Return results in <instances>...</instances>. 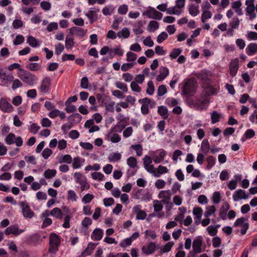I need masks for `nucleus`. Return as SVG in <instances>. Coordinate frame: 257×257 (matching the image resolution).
<instances>
[{
  "mask_svg": "<svg viewBox=\"0 0 257 257\" xmlns=\"http://www.w3.org/2000/svg\"><path fill=\"white\" fill-rule=\"evenodd\" d=\"M17 74L21 80L29 86H34L37 83L38 80L35 74L25 69H19Z\"/></svg>",
  "mask_w": 257,
  "mask_h": 257,
  "instance_id": "f257e3e1",
  "label": "nucleus"
},
{
  "mask_svg": "<svg viewBox=\"0 0 257 257\" xmlns=\"http://www.w3.org/2000/svg\"><path fill=\"white\" fill-rule=\"evenodd\" d=\"M197 82L194 78L185 79L182 87V92L185 96L193 95L196 92Z\"/></svg>",
  "mask_w": 257,
  "mask_h": 257,
  "instance_id": "f03ea898",
  "label": "nucleus"
},
{
  "mask_svg": "<svg viewBox=\"0 0 257 257\" xmlns=\"http://www.w3.org/2000/svg\"><path fill=\"white\" fill-rule=\"evenodd\" d=\"M60 244L59 236L55 233H51L49 238V253L55 255L59 249Z\"/></svg>",
  "mask_w": 257,
  "mask_h": 257,
  "instance_id": "7ed1b4c3",
  "label": "nucleus"
},
{
  "mask_svg": "<svg viewBox=\"0 0 257 257\" xmlns=\"http://www.w3.org/2000/svg\"><path fill=\"white\" fill-rule=\"evenodd\" d=\"M75 182L80 185L81 191H86L90 187L86 177L80 172H76L73 175Z\"/></svg>",
  "mask_w": 257,
  "mask_h": 257,
  "instance_id": "20e7f679",
  "label": "nucleus"
},
{
  "mask_svg": "<svg viewBox=\"0 0 257 257\" xmlns=\"http://www.w3.org/2000/svg\"><path fill=\"white\" fill-rule=\"evenodd\" d=\"M203 245V237L201 235L196 237L192 242V257H195L196 254L201 253L203 250L202 247Z\"/></svg>",
  "mask_w": 257,
  "mask_h": 257,
  "instance_id": "39448f33",
  "label": "nucleus"
},
{
  "mask_svg": "<svg viewBox=\"0 0 257 257\" xmlns=\"http://www.w3.org/2000/svg\"><path fill=\"white\" fill-rule=\"evenodd\" d=\"M234 227L239 226L241 228L240 229V233L241 235H244L247 230L249 228V223L247 222V219L244 217H240L237 218L233 223Z\"/></svg>",
  "mask_w": 257,
  "mask_h": 257,
  "instance_id": "423d86ee",
  "label": "nucleus"
},
{
  "mask_svg": "<svg viewBox=\"0 0 257 257\" xmlns=\"http://www.w3.org/2000/svg\"><path fill=\"white\" fill-rule=\"evenodd\" d=\"M51 80L50 78L46 77L41 81V85L38 87V90L42 94L49 93L51 90Z\"/></svg>",
  "mask_w": 257,
  "mask_h": 257,
  "instance_id": "0eeeda50",
  "label": "nucleus"
},
{
  "mask_svg": "<svg viewBox=\"0 0 257 257\" xmlns=\"http://www.w3.org/2000/svg\"><path fill=\"white\" fill-rule=\"evenodd\" d=\"M5 141L7 145L16 144L17 147H21L23 144V141L21 137L16 138L15 134L10 133L5 138Z\"/></svg>",
  "mask_w": 257,
  "mask_h": 257,
  "instance_id": "6e6552de",
  "label": "nucleus"
},
{
  "mask_svg": "<svg viewBox=\"0 0 257 257\" xmlns=\"http://www.w3.org/2000/svg\"><path fill=\"white\" fill-rule=\"evenodd\" d=\"M92 223V220L90 217H84L81 223V227L79 230L80 233L84 235H88L89 233V227Z\"/></svg>",
  "mask_w": 257,
  "mask_h": 257,
  "instance_id": "1a4fd4ad",
  "label": "nucleus"
},
{
  "mask_svg": "<svg viewBox=\"0 0 257 257\" xmlns=\"http://www.w3.org/2000/svg\"><path fill=\"white\" fill-rule=\"evenodd\" d=\"M14 76L12 74H7L3 69H0V85L6 86L12 82Z\"/></svg>",
  "mask_w": 257,
  "mask_h": 257,
  "instance_id": "9d476101",
  "label": "nucleus"
},
{
  "mask_svg": "<svg viewBox=\"0 0 257 257\" xmlns=\"http://www.w3.org/2000/svg\"><path fill=\"white\" fill-rule=\"evenodd\" d=\"M25 231V229H20L17 224L11 225L7 227L5 230V233L7 235L13 234L15 236H18Z\"/></svg>",
  "mask_w": 257,
  "mask_h": 257,
  "instance_id": "9b49d317",
  "label": "nucleus"
},
{
  "mask_svg": "<svg viewBox=\"0 0 257 257\" xmlns=\"http://www.w3.org/2000/svg\"><path fill=\"white\" fill-rule=\"evenodd\" d=\"M99 8H91L88 12L85 14V15L90 20V23L92 24L94 22L98 20L97 13L99 12Z\"/></svg>",
  "mask_w": 257,
  "mask_h": 257,
  "instance_id": "f8f14e48",
  "label": "nucleus"
},
{
  "mask_svg": "<svg viewBox=\"0 0 257 257\" xmlns=\"http://www.w3.org/2000/svg\"><path fill=\"white\" fill-rule=\"evenodd\" d=\"M229 73L232 77H234L237 72L239 68V61L237 58H235L231 60L229 65Z\"/></svg>",
  "mask_w": 257,
  "mask_h": 257,
  "instance_id": "ddd939ff",
  "label": "nucleus"
},
{
  "mask_svg": "<svg viewBox=\"0 0 257 257\" xmlns=\"http://www.w3.org/2000/svg\"><path fill=\"white\" fill-rule=\"evenodd\" d=\"M145 14L150 19L160 20L162 18L163 14L157 11L154 8H151L150 10L146 11Z\"/></svg>",
  "mask_w": 257,
  "mask_h": 257,
  "instance_id": "4468645a",
  "label": "nucleus"
},
{
  "mask_svg": "<svg viewBox=\"0 0 257 257\" xmlns=\"http://www.w3.org/2000/svg\"><path fill=\"white\" fill-rule=\"evenodd\" d=\"M156 249V244L154 242H151L148 245H144L142 247V252L147 255L152 254Z\"/></svg>",
  "mask_w": 257,
  "mask_h": 257,
  "instance_id": "2eb2a0df",
  "label": "nucleus"
},
{
  "mask_svg": "<svg viewBox=\"0 0 257 257\" xmlns=\"http://www.w3.org/2000/svg\"><path fill=\"white\" fill-rule=\"evenodd\" d=\"M208 102V99L205 97H201L196 99L193 102V104L197 109L202 110L204 108V104Z\"/></svg>",
  "mask_w": 257,
  "mask_h": 257,
  "instance_id": "dca6fc26",
  "label": "nucleus"
},
{
  "mask_svg": "<svg viewBox=\"0 0 257 257\" xmlns=\"http://www.w3.org/2000/svg\"><path fill=\"white\" fill-rule=\"evenodd\" d=\"M0 108L5 112H11L13 110V106L4 98L1 99Z\"/></svg>",
  "mask_w": 257,
  "mask_h": 257,
  "instance_id": "f3484780",
  "label": "nucleus"
},
{
  "mask_svg": "<svg viewBox=\"0 0 257 257\" xmlns=\"http://www.w3.org/2000/svg\"><path fill=\"white\" fill-rule=\"evenodd\" d=\"M196 77L198 79L207 81L209 80L210 77L212 75V73L207 70H203L201 72L196 74Z\"/></svg>",
  "mask_w": 257,
  "mask_h": 257,
  "instance_id": "a211bd4d",
  "label": "nucleus"
},
{
  "mask_svg": "<svg viewBox=\"0 0 257 257\" xmlns=\"http://www.w3.org/2000/svg\"><path fill=\"white\" fill-rule=\"evenodd\" d=\"M103 235V230L99 228H96L92 231L91 234V238L94 241H99L102 239Z\"/></svg>",
  "mask_w": 257,
  "mask_h": 257,
  "instance_id": "6ab92c4d",
  "label": "nucleus"
},
{
  "mask_svg": "<svg viewBox=\"0 0 257 257\" xmlns=\"http://www.w3.org/2000/svg\"><path fill=\"white\" fill-rule=\"evenodd\" d=\"M71 34H75L77 37L82 38L86 34V31L80 27H73L69 30Z\"/></svg>",
  "mask_w": 257,
  "mask_h": 257,
  "instance_id": "aec40b11",
  "label": "nucleus"
},
{
  "mask_svg": "<svg viewBox=\"0 0 257 257\" xmlns=\"http://www.w3.org/2000/svg\"><path fill=\"white\" fill-rule=\"evenodd\" d=\"M21 206L22 208V212L25 218H32L34 216V212L31 210L30 207L24 202L21 203Z\"/></svg>",
  "mask_w": 257,
  "mask_h": 257,
  "instance_id": "412c9836",
  "label": "nucleus"
},
{
  "mask_svg": "<svg viewBox=\"0 0 257 257\" xmlns=\"http://www.w3.org/2000/svg\"><path fill=\"white\" fill-rule=\"evenodd\" d=\"M134 212L137 214L136 218L138 220H144L147 216V214L144 210H141L139 206L133 208Z\"/></svg>",
  "mask_w": 257,
  "mask_h": 257,
  "instance_id": "4be33fe9",
  "label": "nucleus"
},
{
  "mask_svg": "<svg viewBox=\"0 0 257 257\" xmlns=\"http://www.w3.org/2000/svg\"><path fill=\"white\" fill-rule=\"evenodd\" d=\"M169 74V70L166 67H162L160 74L157 76L156 80L160 82L163 81Z\"/></svg>",
  "mask_w": 257,
  "mask_h": 257,
  "instance_id": "5701e85b",
  "label": "nucleus"
},
{
  "mask_svg": "<svg viewBox=\"0 0 257 257\" xmlns=\"http://www.w3.org/2000/svg\"><path fill=\"white\" fill-rule=\"evenodd\" d=\"M246 52L248 56H252L256 53L257 44L252 43L248 44L246 48Z\"/></svg>",
  "mask_w": 257,
  "mask_h": 257,
  "instance_id": "b1692460",
  "label": "nucleus"
},
{
  "mask_svg": "<svg viewBox=\"0 0 257 257\" xmlns=\"http://www.w3.org/2000/svg\"><path fill=\"white\" fill-rule=\"evenodd\" d=\"M200 150L204 155H207L209 153L210 145L207 139H204L202 141Z\"/></svg>",
  "mask_w": 257,
  "mask_h": 257,
  "instance_id": "393cba45",
  "label": "nucleus"
},
{
  "mask_svg": "<svg viewBox=\"0 0 257 257\" xmlns=\"http://www.w3.org/2000/svg\"><path fill=\"white\" fill-rule=\"evenodd\" d=\"M157 170V171L156 172L155 170V173L153 174L155 177H159L162 174L167 173L169 172V170L166 167L162 165H159Z\"/></svg>",
  "mask_w": 257,
  "mask_h": 257,
  "instance_id": "a878e982",
  "label": "nucleus"
},
{
  "mask_svg": "<svg viewBox=\"0 0 257 257\" xmlns=\"http://www.w3.org/2000/svg\"><path fill=\"white\" fill-rule=\"evenodd\" d=\"M166 154V152L164 150H162L158 155H155L153 157L154 162L156 164L161 163L164 160Z\"/></svg>",
  "mask_w": 257,
  "mask_h": 257,
  "instance_id": "bb28decb",
  "label": "nucleus"
},
{
  "mask_svg": "<svg viewBox=\"0 0 257 257\" xmlns=\"http://www.w3.org/2000/svg\"><path fill=\"white\" fill-rule=\"evenodd\" d=\"M189 13L192 17L197 16L199 13V6L194 4H191L188 7Z\"/></svg>",
  "mask_w": 257,
  "mask_h": 257,
  "instance_id": "cd10ccee",
  "label": "nucleus"
},
{
  "mask_svg": "<svg viewBox=\"0 0 257 257\" xmlns=\"http://www.w3.org/2000/svg\"><path fill=\"white\" fill-rule=\"evenodd\" d=\"M27 43L32 47L36 48L39 47L40 44L36 38L32 36H29L27 37Z\"/></svg>",
  "mask_w": 257,
  "mask_h": 257,
  "instance_id": "c85d7f7f",
  "label": "nucleus"
},
{
  "mask_svg": "<svg viewBox=\"0 0 257 257\" xmlns=\"http://www.w3.org/2000/svg\"><path fill=\"white\" fill-rule=\"evenodd\" d=\"M84 162V159H81L79 157H75L73 159L72 167L73 169H76L80 168L83 165Z\"/></svg>",
  "mask_w": 257,
  "mask_h": 257,
  "instance_id": "c756f323",
  "label": "nucleus"
},
{
  "mask_svg": "<svg viewBox=\"0 0 257 257\" xmlns=\"http://www.w3.org/2000/svg\"><path fill=\"white\" fill-rule=\"evenodd\" d=\"M50 214L51 216L59 219H61L63 218L62 211L60 209L57 207L53 208L51 211H50Z\"/></svg>",
  "mask_w": 257,
  "mask_h": 257,
  "instance_id": "7c9ffc66",
  "label": "nucleus"
},
{
  "mask_svg": "<svg viewBox=\"0 0 257 257\" xmlns=\"http://www.w3.org/2000/svg\"><path fill=\"white\" fill-rule=\"evenodd\" d=\"M130 35V32L127 28H123L120 31L117 33V36L119 38H128Z\"/></svg>",
  "mask_w": 257,
  "mask_h": 257,
  "instance_id": "2f4dec72",
  "label": "nucleus"
},
{
  "mask_svg": "<svg viewBox=\"0 0 257 257\" xmlns=\"http://www.w3.org/2000/svg\"><path fill=\"white\" fill-rule=\"evenodd\" d=\"M168 109L166 106L161 105L158 107V112L164 119H167L168 118Z\"/></svg>",
  "mask_w": 257,
  "mask_h": 257,
  "instance_id": "473e14b6",
  "label": "nucleus"
},
{
  "mask_svg": "<svg viewBox=\"0 0 257 257\" xmlns=\"http://www.w3.org/2000/svg\"><path fill=\"white\" fill-rule=\"evenodd\" d=\"M130 149L135 150L138 157H141L143 155V149L142 145L141 144L132 145L130 147Z\"/></svg>",
  "mask_w": 257,
  "mask_h": 257,
  "instance_id": "72a5a7b5",
  "label": "nucleus"
},
{
  "mask_svg": "<svg viewBox=\"0 0 257 257\" xmlns=\"http://www.w3.org/2000/svg\"><path fill=\"white\" fill-rule=\"evenodd\" d=\"M221 116L222 115L221 113L217 112L216 111H212L211 113V123L214 124L218 122L220 120Z\"/></svg>",
  "mask_w": 257,
  "mask_h": 257,
  "instance_id": "f704fd0d",
  "label": "nucleus"
},
{
  "mask_svg": "<svg viewBox=\"0 0 257 257\" xmlns=\"http://www.w3.org/2000/svg\"><path fill=\"white\" fill-rule=\"evenodd\" d=\"M121 155L119 153H114L110 154L108 157V159L110 162H116L121 159Z\"/></svg>",
  "mask_w": 257,
  "mask_h": 257,
  "instance_id": "c9c22d12",
  "label": "nucleus"
},
{
  "mask_svg": "<svg viewBox=\"0 0 257 257\" xmlns=\"http://www.w3.org/2000/svg\"><path fill=\"white\" fill-rule=\"evenodd\" d=\"M240 20L237 17H234L229 22V26L230 28L238 29L239 28Z\"/></svg>",
  "mask_w": 257,
  "mask_h": 257,
  "instance_id": "e433bc0d",
  "label": "nucleus"
},
{
  "mask_svg": "<svg viewBox=\"0 0 257 257\" xmlns=\"http://www.w3.org/2000/svg\"><path fill=\"white\" fill-rule=\"evenodd\" d=\"M159 27V23L156 21H151L148 26V30L149 32H154Z\"/></svg>",
  "mask_w": 257,
  "mask_h": 257,
  "instance_id": "4c0bfd02",
  "label": "nucleus"
},
{
  "mask_svg": "<svg viewBox=\"0 0 257 257\" xmlns=\"http://www.w3.org/2000/svg\"><path fill=\"white\" fill-rule=\"evenodd\" d=\"M97 245V243L90 242L88 243L87 247L85 249V250L83 251L85 252L86 255L88 256L92 253L93 250L94 249L95 246Z\"/></svg>",
  "mask_w": 257,
  "mask_h": 257,
  "instance_id": "58836bf2",
  "label": "nucleus"
},
{
  "mask_svg": "<svg viewBox=\"0 0 257 257\" xmlns=\"http://www.w3.org/2000/svg\"><path fill=\"white\" fill-rule=\"evenodd\" d=\"M127 165L131 168H135L137 167L138 161L134 157H130L126 161Z\"/></svg>",
  "mask_w": 257,
  "mask_h": 257,
  "instance_id": "ea45409f",
  "label": "nucleus"
},
{
  "mask_svg": "<svg viewBox=\"0 0 257 257\" xmlns=\"http://www.w3.org/2000/svg\"><path fill=\"white\" fill-rule=\"evenodd\" d=\"M126 126V123L117 122L112 131L115 132L120 133Z\"/></svg>",
  "mask_w": 257,
  "mask_h": 257,
  "instance_id": "a19ab883",
  "label": "nucleus"
},
{
  "mask_svg": "<svg viewBox=\"0 0 257 257\" xmlns=\"http://www.w3.org/2000/svg\"><path fill=\"white\" fill-rule=\"evenodd\" d=\"M219 225H217L216 226L213 225H210L207 227L206 230L210 235L214 236L217 233V227H219Z\"/></svg>",
  "mask_w": 257,
  "mask_h": 257,
  "instance_id": "79ce46f5",
  "label": "nucleus"
},
{
  "mask_svg": "<svg viewBox=\"0 0 257 257\" xmlns=\"http://www.w3.org/2000/svg\"><path fill=\"white\" fill-rule=\"evenodd\" d=\"M255 7H247L246 11L248 15L250 17V20H252L256 17V14L254 13Z\"/></svg>",
  "mask_w": 257,
  "mask_h": 257,
  "instance_id": "37998d69",
  "label": "nucleus"
},
{
  "mask_svg": "<svg viewBox=\"0 0 257 257\" xmlns=\"http://www.w3.org/2000/svg\"><path fill=\"white\" fill-rule=\"evenodd\" d=\"M182 50L181 48L173 49L169 54L171 59H176L182 53Z\"/></svg>",
  "mask_w": 257,
  "mask_h": 257,
  "instance_id": "c03bdc74",
  "label": "nucleus"
},
{
  "mask_svg": "<svg viewBox=\"0 0 257 257\" xmlns=\"http://www.w3.org/2000/svg\"><path fill=\"white\" fill-rule=\"evenodd\" d=\"M206 161L207 162V168L210 170L215 165L216 159L214 157L210 156L207 157Z\"/></svg>",
  "mask_w": 257,
  "mask_h": 257,
  "instance_id": "a18cd8bd",
  "label": "nucleus"
},
{
  "mask_svg": "<svg viewBox=\"0 0 257 257\" xmlns=\"http://www.w3.org/2000/svg\"><path fill=\"white\" fill-rule=\"evenodd\" d=\"M41 66L38 63H31L26 65V68L30 71H37L40 68Z\"/></svg>",
  "mask_w": 257,
  "mask_h": 257,
  "instance_id": "49530a36",
  "label": "nucleus"
},
{
  "mask_svg": "<svg viewBox=\"0 0 257 257\" xmlns=\"http://www.w3.org/2000/svg\"><path fill=\"white\" fill-rule=\"evenodd\" d=\"M154 91L155 87L153 82L150 80L148 81L147 83V89L146 90V93L150 95H152L154 94Z\"/></svg>",
  "mask_w": 257,
  "mask_h": 257,
  "instance_id": "de8ad7c7",
  "label": "nucleus"
},
{
  "mask_svg": "<svg viewBox=\"0 0 257 257\" xmlns=\"http://www.w3.org/2000/svg\"><path fill=\"white\" fill-rule=\"evenodd\" d=\"M82 116L78 113H73L69 117V119L71 121H74L76 123L79 122L81 120Z\"/></svg>",
  "mask_w": 257,
  "mask_h": 257,
  "instance_id": "09e8293b",
  "label": "nucleus"
},
{
  "mask_svg": "<svg viewBox=\"0 0 257 257\" xmlns=\"http://www.w3.org/2000/svg\"><path fill=\"white\" fill-rule=\"evenodd\" d=\"M180 9L178 8L176 6L170 8L167 10V13L179 16L182 13V11Z\"/></svg>",
  "mask_w": 257,
  "mask_h": 257,
  "instance_id": "8fccbe9b",
  "label": "nucleus"
},
{
  "mask_svg": "<svg viewBox=\"0 0 257 257\" xmlns=\"http://www.w3.org/2000/svg\"><path fill=\"white\" fill-rule=\"evenodd\" d=\"M174 243L173 241H169L167 242L162 248L161 251L163 253H166L169 252L172 247L173 246Z\"/></svg>",
  "mask_w": 257,
  "mask_h": 257,
  "instance_id": "3c124183",
  "label": "nucleus"
},
{
  "mask_svg": "<svg viewBox=\"0 0 257 257\" xmlns=\"http://www.w3.org/2000/svg\"><path fill=\"white\" fill-rule=\"evenodd\" d=\"M74 45L73 39L66 37L65 39V47L68 50H71Z\"/></svg>",
  "mask_w": 257,
  "mask_h": 257,
  "instance_id": "603ef678",
  "label": "nucleus"
},
{
  "mask_svg": "<svg viewBox=\"0 0 257 257\" xmlns=\"http://www.w3.org/2000/svg\"><path fill=\"white\" fill-rule=\"evenodd\" d=\"M56 174V171L54 169H47L44 172V176L47 179H51Z\"/></svg>",
  "mask_w": 257,
  "mask_h": 257,
  "instance_id": "864d4df0",
  "label": "nucleus"
},
{
  "mask_svg": "<svg viewBox=\"0 0 257 257\" xmlns=\"http://www.w3.org/2000/svg\"><path fill=\"white\" fill-rule=\"evenodd\" d=\"M194 219L200 220L202 215V209L201 208H195L193 211Z\"/></svg>",
  "mask_w": 257,
  "mask_h": 257,
  "instance_id": "5fc2aeb1",
  "label": "nucleus"
},
{
  "mask_svg": "<svg viewBox=\"0 0 257 257\" xmlns=\"http://www.w3.org/2000/svg\"><path fill=\"white\" fill-rule=\"evenodd\" d=\"M128 6L125 4H123L119 6L117 9V12L119 14L121 15H124L126 14L128 11Z\"/></svg>",
  "mask_w": 257,
  "mask_h": 257,
  "instance_id": "6e6d98bb",
  "label": "nucleus"
},
{
  "mask_svg": "<svg viewBox=\"0 0 257 257\" xmlns=\"http://www.w3.org/2000/svg\"><path fill=\"white\" fill-rule=\"evenodd\" d=\"M116 87L121 90L124 92H126L128 90V88L127 85L121 81H117L115 83Z\"/></svg>",
  "mask_w": 257,
  "mask_h": 257,
  "instance_id": "4d7b16f0",
  "label": "nucleus"
},
{
  "mask_svg": "<svg viewBox=\"0 0 257 257\" xmlns=\"http://www.w3.org/2000/svg\"><path fill=\"white\" fill-rule=\"evenodd\" d=\"M168 35L166 32L161 33L157 38V41L159 44L162 43L164 41L168 38Z\"/></svg>",
  "mask_w": 257,
  "mask_h": 257,
  "instance_id": "13d9d810",
  "label": "nucleus"
},
{
  "mask_svg": "<svg viewBox=\"0 0 257 257\" xmlns=\"http://www.w3.org/2000/svg\"><path fill=\"white\" fill-rule=\"evenodd\" d=\"M131 88L132 90L134 92L140 93L141 92L142 88L139 85V83H137V82L132 81L131 83Z\"/></svg>",
  "mask_w": 257,
  "mask_h": 257,
  "instance_id": "bf43d9fd",
  "label": "nucleus"
},
{
  "mask_svg": "<svg viewBox=\"0 0 257 257\" xmlns=\"http://www.w3.org/2000/svg\"><path fill=\"white\" fill-rule=\"evenodd\" d=\"M132 241L131 239L129 237L125 238L121 241L120 242L119 245L123 248H126L129 246H130L132 243Z\"/></svg>",
  "mask_w": 257,
  "mask_h": 257,
  "instance_id": "052dcab7",
  "label": "nucleus"
},
{
  "mask_svg": "<svg viewBox=\"0 0 257 257\" xmlns=\"http://www.w3.org/2000/svg\"><path fill=\"white\" fill-rule=\"evenodd\" d=\"M113 11L114 8L112 6L105 7L102 10L103 14L105 16H109L111 15Z\"/></svg>",
  "mask_w": 257,
  "mask_h": 257,
  "instance_id": "680f3d73",
  "label": "nucleus"
},
{
  "mask_svg": "<svg viewBox=\"0 0 257 257\" xmlns=\"http://www.w3.org/2000/svg\"><path fill=\"white\" fill-rule=\"evenodd\" d=\"M91 177L93 180L101 181L104 178V175L100 172H95L91 173Z\"/></svg>",
  "mask_w": 257,
  "mask_h": 257,
  "instance_id": "e2e57ef3",
  "label": "nucleus"
},
{
  "mask_svg": "<svg viewBox=\"0 0 257 257\" xmlns=\"http://www.w3.org/2000/svg\"><path fill=\"white\" fill-rule=\"evenodd\" d=\"M12 82H13V83H12V88L14 90H16V89H17L19 87H22L23 86V83L18 79H15L14 80L13 79Z\"/></svg>",
  "mask_w": 257,
  "mask_h": 257,
  "instance_id": "0e129e2a",
  "label": "nucleus"
},
{
  "mask_svg": "<svg viewBox=\"0 0 257 257\" xmlns=\"http://www.w3.org/2000/svg\"><path fill=\"white\" fill-rule=\"evenodd\" d=\"M215 211V207L214 206H211L207 208V210L205 212L204 215L205 217H208L213 215Z\"/></svg>",
  "mask_w": 257,
  "mask_h": 257,
  "instance_id": "69168bd1",
  "label": "nucleus"
},
{
  "mask_svg": "<svg viewBox=\"0 0 257 257\" xmlns=\"http://www.w3.org/2000/svg\"><path fill=\"white\" fill-rule=\"evenodd\" d=\"M137 58L136 54L132 52H128L126 53V61L128 62H135Z\"/></svg>",
  "mask_w": 257,
  "mask_h": 257,
  "instance_id": "338daca9",
  "label": "nucleus"
},
{
  "mask_svg": "<svg viewBox=\"0 0 257 257\" xmlns=\"http://www.w3.org/2000/svg\"><path fill=\"white\" fill-rule=\"evenodd\" d=\"M212 17L211 13L209 11H203L201 16V21L202 23H205L206 20L210 19Z\"/></svg>",
  "mask_w": 257,
  "mask_h": 257,
  "instance_id": "774afa93",
  "label": "nucleus"
}]
</instances>
